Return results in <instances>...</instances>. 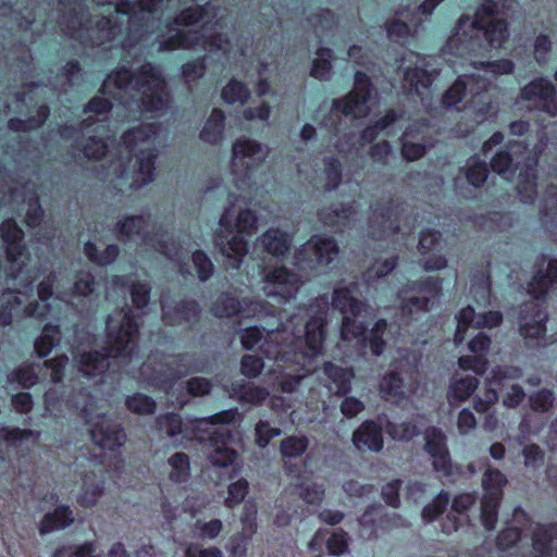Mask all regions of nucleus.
Returning <instances> with one entry per match:
<instances>
[{
  "label": "nucleus",
  "mask_w": 557,
  "mask_h": 557,
  "mask_svg": "<svg viewBox=\"0 0 557 557\" xmlns=\"http://www.w3.org/2000/svg\"><path fill=\"white\" fill-rule=\"evenodd\" d=\"M0 237L7 252L5 276L8 280H16L23 274L29 261V253L24 244V233L13 219H7L0 225Z\"/></svg>",
  "instance_id": "nucleus-20"
},
{
  "label": "nucleus",
  "mask_w": 557,
  "mask_h": 557,
  "mask_svg": "<svg viewBox=\"0 0 557 557\" xmlns=\"http://www.w3.org/2000/svg\"><path fill=\"white\" fill-rule=\"evenodd\" d=\"M507 483L506 476L497 469L487 468L482 478L485 491L481 502V522L492 531L495 529L498 517V507L503 498V486Z\"/></svg>",
  "instance_id": "nucleus-24"
},
{
  "label": "nucleus",
  "mask_w": 557,
  "mask_h": 557,
  "mask_svg": "<svg viewBox=\"0 0 557 557\" xmlns=\"http://www.w3.org/2000/svg\"><path fill=\"white\" fill-rule=\"evenodd\" d=\"M547 321L548 312L539 301L530 300L520 306L517 325L527 347L541 348L553 343L546 335Z\"/></svg>",
  "instance_id": "nucleus-16"
},
{
  "label": "nucleus",
  "mask_w": 557,
  "mask_h": 557,
  "mask_svg": "<svg viewBox=\"0 0 557 557\" xmlns=\"http://www.w3.org/2000/svg\"><path fill=\"white\" fill-rule=\"evenodd\" d=\"M262 290L268 297L286 302L296 297L301 280L284 265L264 267L261 271Z\"/></svg>",
  "instance_id": "nucleus-21"
},
{
  "label": "nucleus",
  "mask_w": 557,
  "mask_h": 557,
  "mask_svg": "<svg viewBox=\"0 0 557 557\" xmlns=\"http://www.w3.org/2000/svg\"><path fill=\"white\" fill-rule=\"evenodd\" d=\"M317 37L326 36L336 25V20L332 11L327 9H320L318 12L308 17Z\"/></svg>",
  "instance_id": "nucleus-57"
},
{
  "label": "nucleus",
  "mask_w": 557,
  "mask_h": 557,
  "mask_svg": "<svg viewBox=\"0 0 557 557\" xmlns=\"http://www.w3.org/2000/svg\"><path fill=\"white\" fill-rule=\"evenodd\" d=\"M508 37V28L502 9L495 0H485L474 17L462 15L448 38L446 48L455 54L475 53L481 48L482 38L492 47H498Z\"/></svg>",
  "instance_id": "nucleus-8"
},
{
  "label": "nucleus",
  "mask_w": 557,
  "mask_h": 557,
  "mask_svg": "<svg viewBox=\"0 0 557 557\" xmlns=\"http://www.w3.org/2000/svg\"><path fill=\"white\" fill-rule=\"evenodd\" d=\"M309 444V438L306 435H289L284 437L280 443V453L285 465H287V460L302 457Z\"/></svg>",
  "instance_id": "nucleus-49"
},
{
  "label": "nucleus",
  "mask_w": 557,
  "mask_h": 557,
  "mask_svg": "<svg viewBox=\"0 0 557 557\" xmlns=\"http://www.w3.org/2000/svg\"><path fill=\"white\" fill-rule=\"evenodd\" d=\"M555 403L556 395L548 388L539 389L529 396V405L534 412H548L553 409Z\"/></svg>",
  "instance_id": "nucleus-60"
},
{
  "label": "nucleus",
  "mask_w": 557,
  "mask_h": 557,
  "mask_svg": "<svg viewBox=\"0 0 557 557\" xmlns=\"http://www.w3.org/2000/svg\"><path fill=\"white\" fill-rule=\"evenodd\" d=\"M82 412L89 426L91 441L97 446L114 450L125 443L126 434L121 424L104 412L96 411L91 401L83 406Z\"/></svg>",
  "instance_id": "nucleus-18"
},
{
  "label": "nucleus",
  "mask_w": 557,
  "mask_h": 557,
  "mask_svg": "<svg viewBox=\"0 0 557 557\" xmlns=\"http://www.w3.org/2000/svg\"><path fill=\"white\" fill-rule=\"evenodd\" d=\"M225 9L213 1L205 5L188 7L173 22L166 25L168 37L159 40V51L176 49L196 50L201 48L210 52L227 55L231 41L224 34L208 35L209 25H220Z\"/></svg>",
  "instance_id": "nucleus-5"
},
{
  "label": "nucleus",
  "mask_w": 557,
  "mask_h": 557,
  "mask_svg": "<svg viewBox=\"0 0 557 557\" xmlns=\"http://www.w3.org/2000/svg\"><path fill=\"white\" fill-rule=\"evenodd\" d=\"M83 78L82 69L77 61H70L63 67L60 75L49 79V85L54 90L66 91L67 87L78 84Z\"/></svg>",
  "instance_id": "nucleus-50"
},
{
  "label": "nucleus",
  "mask_w": 557,
  "mask_h": 557,
  "mask_svg": "<svg viewBox=\"0 0 557 557\" xmlns=\"http://www.w3.org/2000/svg\"><path fill=\"white\" fill-rule=\"evenodd\" d=\"M106 354L99 351L82 352L78 358V370L87 377H96L109 368V358L120 359L123 366L137 357L138 326L131 309H120L107 318Z\"/></svg>",
  "instance_id": "nucleus-7"
},
{
  "label": "nucleus",
  "mask_w": 557,
  "mask_h": 557,
  "mask_svg": "<svg viewBox=\"0 0 557 557\" xmlns=\"http://www.w3.org/2000/svg\"><path fill=\"white\" fill-rule=\"evenodd\" d=\"M417 366L408 358L394 362L393 370L386 373L381 383L380 391L386 400L398 403L407 397V393L414 388Z\"/></svg>",
  "instance_id": "nucleus-22"
},
{
  "label": "nucleus",
  "mask_w": 557,
  "mask_h": 557,
  "mask_svg": "<svg viewBox=\"0 0 557 557\" xmlns=\"http://www.w3.org/2000/svg\"><path fill=\"white\" fill-rule=\"evenodd\" d=\"M338 252L334 238L314 235L295 251L294 264L300 271H314L334 261Z\"/></svg>",
  "instance_id": "nucleus-19"
},
{
  "label": "nucleus",
  "mask_w": 557,
  "mask_h": 557,
  "mask_svg": "<svg viewBox=\"0 0 557 557\" xmlns=\"http://www.w3.org/2000/svg\"><path fill=\"white\" fill-rule=\"evenodd\" d=\"M74 522L73 511L69 506H59L53 512L46 513L39 523L41 535L62 530Z\"/></svg>",
  "instance_id": "nucleus-42"
},
{
  "label": "nucleus",
  "mask_w": 557,
  "mask_h": 557,
  "mask_svg": "<svg viewBox=\"0 0 557 557\" xmlns=\"http://www.w3.org/2000/svg\"><path fill=\"white\" fill-rule=\"evenodd\" d=\"M112 107L108 99L94 97L84 108L85 113H92L94 115L86 117L78 127L73 125H62L60 127L59 134L63 139L74 140V156H76V150H79L86 159H99L106 154L108 146L102 139L88 136L86 143L81 145L79 138L94 124L107 121Z\"/></svg>",
  "instance_id": "nucleus-13"
},
{
  "label": "nucleus",
  "mask_w": 557,
  "mask_h": 557,
  "mask_svg": "<svg viewBox=\"0 0 557 557\" xmlns=\"http://www.w3.org/2000/svg\"><path fill=\"white\" fill-rule=\"evenodd\" d=\"M300 498L309 505H319L322 503L325 488L323 484L314 481H304L297 485Z\"/></svg>",
  "instance_id": "nucleus-64"
},
{
  "label": "nucleus",
  "mask_w": 557,
  "mask_h": 557,
  "mask_svg": "<svg viewBox=\"0 0 557 557\" xmlns=\"http://www.w3.org/2000/svg\"><path fill=\"white\" fill-rule=\"evenodd\" d=\"M397 215L398 205L394 201L391 200L387 205L376 203L372 207L368 235L373 239H384L395 235L400 228Z\"/></svg>",
  "instance_id": "nucleus-27"
},
{
  "label": "nucleus",
  "mask_w": 557,
  "mask_h": 557,
  "mask_svg": "<svg viewBox=\"0 0 557 557\" xmlns=\"http://www.w3.org/2000/svg\"><path fill=\"white\" fill-rule=\"evenodd\" d=\"M424 438V449L432 459L449 453L446 444V435L442 430L434 426L429 428L425 430Z\"/></svg>",
  "instance_id": "nucleus-54"
},
{
  "label": "nucleus",
  "mask_w": 557,
  "mask_h": 557,
  "mask_svg": "<svg viewBox=\"0 0 557 557\" xmlns=\"http://www.w3.org/2000/svg\"><path fill=\"white\" fill-rule=\"evenodd\" d=\"M479 380L474 375L454 376L447 392L450 406L466 401L478 388Z\"/></svg>",
  "instance_id": "nucleus-39"
},
{
  "label": "nucleus",
  "mask_w": 557,
  "mask_h": 557,
  "mask_svg": "<svg viewBox=\"0 0 557 557\" xmlns=\"http://www.w3.org/2000/svg\"><path fill=\"white\" fill-rule=\"evenodd\" d=\"M221 96L230 104H244L250 97V90L243 82L233 78L222 89Z\"/></svg>",
  "instance_id": "nucleus-58"
},
{
  "label": "nucleus",
  "mask_w": 557,
  "mask_h": 557,
  "mask_svg": "<svg viewBox=\"0 0 557 557\" xmlns=\"http://www.w3.org/2000/svg\"><path fill=\"white\" fill-rule=\"evenodd\" d=\"M537 157L529 151L523 140L509 141L491 159V168L500 175L519 170L517 194L521 202L533 203L537 197L536 185Z\"/></svg>",
  "instance_id": "nucleus-11"
},
{
  "label": "nucleus",
  "mask_w": 557,
  "mask_h": 557,
  "mask_svg": "<svg viewBox=\"0 0 557 557\" xmlns=\"http://www.w3.org/2000/svg\"><path fill=\"white\" fill-rule=\"evenodd\" d=\"M327 305V296H320L306 309L308 321L304 322V317L296 313L282 329L265 334L257 326L247 327L240 335L242 345L247 350L258 346L265 357L274 360L299 363L300 358H314L322 351Z\"/></svg>",
  "instance_id": "nucleus-2"
},
{
  "label": "nucleus",
  "mask_w": 557,
  "mask_h": 557,
  "mask_svg": "<svg viewBox=\"0 0 557 557\" xmlns=\"http://www.w3.org/2000/svg\"><path fill=\"white\" fill-rule=\"evenodd\" d=\"M170 468L168 476L173 483H185L190 478V460L185 453H175L168 459Z\"/></svg>",
  "instance_id": "nucleus-48"
},
{
  "label": "nucleus",
  "mask_w": 557,
  "mask_h": 557,
  "mask_svg": "<svg viewBox=\"0 0 557 557\" xmlns=\"http://www.w3.org/2000/svg\"><path fill=\"white\" fill-rule=\"evenodd\" d=\"M27 203L26 223L34 227L39 225L44 216V210L39 203V197L35 189L23 186L21 189L11 185L9 175L0 173V207L10 206L14 209V203Z\"/></svg>",
  "instance_id": "nucleus-23"
},
{
  "label": "nucleus",
  "mask_w": 557,
  "mask_h": 557,
  "mask_svg": "<svg viewBox=\"0 0 557 557\" xmlns=\"http://www.w3.org/2000/svg\"><path fill=\"white\" fill-rule=\"evenodd\" d=\"M40 432L20 428L0 429V447L5 449L17 448L24 443H36L39 440Z\"/></svg>",
  "instance_id": "nucleus-45"
},
{
  "label": "nucleus",
  "mask_w": 557,
  "mask_h": 557,
  "mask_svg": "<svg viewBox=\"0 0 557 557\" xmlns=\"http://www.w3.org/2000/svg\"><path fill=\"white\" fill-rule=\"evenodd\" d=\"M50 113L49 107L46 104H41L38 108L37 115L28 117L26 120L22 119H11L8 123V126L13 132H29L33 129L39 128L48 119Z\"/></svg>",
  "instance_id": "nucleus-55"
},
{
  "label": "nucleus",
  "mask_w": 557,
  "mask_h": 557,
  "mask_svg": "<svg viewBox=\"0 0 557 557\" xmlns=\"http://www.w3.org/2000/svg\"><path fill=\"white\" fill-rule=\"evenodd\" d=\"M407 21L409 22L408 18L396 13L395 17H393L389 22H386L385 28L389 40L397 44H404L409 37L414 35L418 27L413 26L412 29L408 25Z\"/></svg>",
  "instance_id": "nucleus-51"
},
{
  "label": "nucleus",
  "mask_w": 557,
  "mask_h": 557,
  "mask_svg": "<svg viewBox=\"0 0 557 557\" xmlns=\"http://www.w3.org/2000/svg\"><path fill=\"white\" fill-rule=\"evenodd\" d=\"M82 480L76 500L84 508L94 507L104 494V479L90 471Z\"/></svg>",
  "instance_id": "nucleus-33"
},
{
  "label": "nucleus",
  "mask_w": 557,
  "mask_h": 557,
  "mask_svg": "<svg viewBox=\"0 0 557 557\" xmlns=\"http://www.w3.org/2000/svg\"><path fill=\"white\" fill-rule=\"evenodd\" d=\"M84 252L86 257L99 265H108L115 261L120 253L119 246L115 244L108 245L102 251H98L97 246L88 242L85 244Z\"/></svg>",
  "instance_id": "nucleus-56"
},
{
  "label": "nucleus",
  "mask_w": 557,
  "mask_h": 557,
  "mask_svg": "<svg viewBox=\"0 0 557 557\" xmlns=\"http://www.w3.org/2000/svg\"><path fill=\"white\" fill-rule=\"evenodd\" d=\"M333 50L330 48L321 47L315 52V58L312 61L310 75L319 81H330L333 76Z\"/></svg>",
  "instance_id": "nucleus-47"
},
{
  "label": "nucleus",
  "mask_w": 557,
  "mask_h": 557,
  "mask_svg": "<svg viewBox=\"0 0 557 557\" xmlns=\"http://www.w3.org/2000/svg\"><path fill=\"white\" fill-rule=\"evenodd\" d=\"M323 164L325 176L324 189L326 191L335 190L342 183V164L335 157H325Z\"/></svg>",
  "instance_id": "nucleus-59"
},
{
  "label": "nucleus",
  "mask_w": 557,
  "mask_h": 557,
  "mask_svg": "<svg viewBox=\"0 0 557 557\" xmlns=\"http://www.w3.org/2000/svg\"><path fill=\"white\" fill-rule=\"evenodd\" d=\"M159 131L158 123H144L123 133L121 140L127 154L107 160L97 171L111 195L139 189L154 180Z\"/></svg>",
  "instance_id": "nucleus-3"
},
{
  "label": "nucleus",
  "mask_w": 557,
  "mask_h": 557,
  "mask_svg": "<svg viewBox=\"0 0 557 557\" xmlns=\"http://www.w3.org/2000/svg\"><path fill=\"white\" fill-rule=\"evenodd\" d=\"M101 90L131 112H160L170 103L161 71L150 63L144 64L136 73L125 67L117 69L108 75Z\"/></svg>",
  "instance_id": "nucleus-6"
},
{
  "label": "nucleus",
  "mask_w": 557,
  "mask_h": 557,
  "mask_svg": "<svg viewBox=\"0 0 557 557\" xmlns=\"http://www.w3.org/2000/svg\"><path fill=\"white\" fill-rule=\"evenodd\" d=\"M450 502L447 492L438 493L431 503L425 505L422 509L421 517L425 523H430L438 518L447 508Z\"/></svg>",
  "instance_id": "nucleus-62"
},
{
  "label": "nucleus",
  "mask_w": 557,
  "mask_h": 557,
  "mask_svg": "<svg viewBox=\"0 0 557 557\" xmlns=\"http://www.w3.org/2000/svg\"><path fill=\"white\" fill-rule=\"evenodd\" d=\"M220 231L215 233V246L225 258L226 269L240 268L248 252V242L244 236H251L258 230V218L248 208L236 206L230 200L219 221Z\"/></svg>",
  "instance_id": "nucleus-10"
},
{
  "label": "nucleus",
  "mask_w": 557,
  "mask_h": 557,
  "mask_svg": "<svg viewBox=\"0 0 557 557\" xmlns=\"http://www.w3.org/2000/svg\"><path fill=\"white\" fill-rule=\"evenodd\" d=\"M115 237L123 243L140 239L141 244L165 256L185 273L182 260L188 252L190 237L180 233L174 235L162 223H152L150 213L123 215L113 227Z\"/></svg>",
  "instance_id": "nucleus-9"
},
{
  "label": "nucleus",
  "mask_w": 557,
  "mask_h": 557,
  "mask_svg": "<svg viewBox=\"0 0 557 557\" xmlns=\"http://www.w3.org/2000/svg\"><path fill=\"white\" fill-rule=\"evenodd\" d=\"M442 294V280L428 276L405 284L397 294L398 308L404 318L416 319L430 311L434 300Z\"/></svg>",
  "instance_id": "nucleus-15"
},
{
  "label": "nucleus",
  "mask_w": 557,
  "mask_h": 557,
  "mask_svg": "<svg viewBox=\"0 0 557 557\" xmlns=\"http://www.w3.org/2000/svg\"><path fill=\"white\" fill-rule=\"evenodd\" d=\"M22 294L20 289L7 288L0 296V325L7 326L13 322V319H23L21 309L22 300L18 297Z\"/></svg>",
  "instance_id": "nucleus-40"
},
{
  "label": "nucleus",
  "mask_w": 557,
  "mask_h": 557,
  "mask_svg": "<svg viewBox=\"0 0 557 557\" xmlns=\"http://www.w3.org/2000/svg\"><path fill=\"white\" fill-rule=\"evenodd\" d=\"M225 115L221 109H213L202 131L200 132V138L211 145L218 144L224 132Z\"/></svg>",
  "instance_id": "nucleus-46"
},
{
  "label": "nucleus",
  "mask_w": 557,
  "mask_h": 557,
  "mask_svg": "<svg viewBox=\"0 0 557 557\" xmlns=\"http://www.w3.org/2000/svg\"><path fill=\"white\" fill-rule=\"evenodd\" d=\"M542 225L552 234H557V186L546 188L540 210Z\"/></svg>",
  "instance_id": "nucleus-44"
},
{
  "label": "nucleus",
  "mask_w": 557,
  "mask_h": 557,
  "mask_svg": "<svg viewBox=\"0 0 557 557\" xmlns=\"http://www.w3.org/2000/svg\"><path fill=\"white\" fill-rule=\"evenodd\" d=\"M61 339V332L58 325L46 324L41 335L35 342V351L39 357L50 354Z\"/></svg>",
  "instance_id": "nucleus-53"
},
{
  "label": "nucleus",
  "mask_w": 557,
  "mask_h": 557,
  "mask_svg": "<svg viewBox=\"0 0 557 557\" xmlns=\"http://www.w3.org/2000/svg\"><path fill=\"white\" fill-rule=\"evenodd\" d=\"M356 292L357 283L349 285L339 283L333 292L332 306L343 314L341 336L344 341L367 339L364 337L367 325L361 318L369 307L355 297Z\"/></svg>",
  "instance_id": "nucleus-14"
},
{
  "label": "nucleus",
  "mask_w": 557,
  "mask_h": 557,
  "mask_svg": "<svg viewBox=\"0 0 557 557\" xmlns=\"http://www.w3.org/2000/svg\"><path fill=\"white\" fill-rule=\"evenodd\" d=\"M416 57L414 66H408L404 71V88L408 92L422 95L433 83L438 71L432 65V59Z\"/></svg>",
  "instance_id": "nucleus-28"
},
{
  "label": "nucleus",
  "mask_w": 557,
  "mask_h": 557,
  "mask_svg": "<svg viewBox=\"0 0 557 557\" xmlns=\"http://www.w3.org/2000/svg\"><path fill=\"white\" fill-rule=\"evenodd\" d=\"M376 423L367 420L352 433V443L358 450L379 453L383 448V419Z\"/></svg>",
  "instance_id": "nucleus-32"
},
{
  "label": "nucleus",
  "mask_w": 557,
  "mask_h": 557,
  "mask_svg": "<svg viewBox=\"0 0 557 557\" xmlns=\"http://www.w3.org/2000/svg\"><path fill=\"white\" fill-rule=\"evenodd\" d=\"M153 357H149L148 361L141 367V374L148 380L162 384L164 389L172 387V382L176 381L190 372L201 371V367L191 361L189 355H177L170 357L166 362V371L163 368L151 369Z\"/></svg>",
  "instance_id": "nucleus-25"
},
{
  "label": "nucleus",
  "mask_w": 557,
  "mask_h": 557,
  "mask_svg": "<svg viewBox=\"0 0 557 557\" xmlns=\"http://www.w3.org/2000/svg\"><path fill=\"white\" fill-rule=\"evenodd\" d=\"M52 557H101L97 554V547L94 542H85L76 545H64L58 548Z\"/></svg>",
  "instance_id": "nucleus-61"
},
{
  "label": "nucleus",
  "mask_w": 557,
  "mask_h": 557,
  "mask_svg": "<svg viewBox=\"0 0 557 557\" xmlns=\"http://www.w3.org/2000/svg\"><path fill=\"white\" fill-rule=\"evenodd\" d=\"M443 238L441 232L426 228L421 232L418 250L421 255L426 256L440 251L443 248Z\"/></svg>",
  "instance_id": "nucleus-63"
},
{
  "label": "nucleus",
  "mask_w": 557,
  "mask_h": 557,
  "mask_svg": "<svg viewBox=\"0 0 557 557\" xmlns=\"http://www.w3.org/2000/svg\"><path fill=\"white\" fill-rule=\"evenodd\" d=\"M112 286L120 289L129 288L132 301L139 309L146 307L149 302L151 287L147 282L135 283L126 275H115L112 277Z\"/></svg>",
  "instance_id": "nucleus-37"
},
{
  "label": "nucleus",
  "mask_w": 557,
  "mask_h": 557,
  "mask_svg": "<svg viewBox=\"0 0 557 557\" xmlns=\"http://www.w3.org/2000/svg\"><path fill=\"white\" fill-rule=\"evenodd\" d=\"M357 212L354 203H333L320 209L318 218L324 226L335 232H342L355 221Z\"/></svg>",
  "instance_id": "nucleus-30"
},
{
  "label": "nucleus",
  "mask_w": 557,
  "mask_h": 557,
  "mask_svg": "<svg viewBox=\"0 0 557 557\" xmlns=\"http://www.w3.org/2000/svg\"><path fill=\"white\" fill-rule=\"evenodd\" d=\"M521 375V370L516 367L503 366L494 368L490 377L487 379L483 399L486 400L490 405L497 403V388L502 386V382L506 379H519Z\"/></svg>",
  "instance_id": "nucleus-38"
},
{
  "label": "nucleus",
  "mask_w": 557,
  "mask_h": 557,
  "mask_svg": "<svg viewBox=\"0 0 557 557\" xmlns=\"http://www.w3.org/2000/svg\"><path fill=\"white\" fill-rule=\"evenodd\" d=\"M230 412H220L209 418L184 422L176 413L161 414L156 425L161 436L168 437L176 446L185 441L196 440L208 446L207 459L214 467L225 468L234 463L237 457L230 447L233 431L230 425Z\"/></svg>",
  "instance_id": "nucleus-4"
},
{
  "label": "nucleus",
  "mask_w": 557,
  "mask_h": 557,
  "mask_svg": "<svg viewBox=\"0 0 557 557\" xmlns=\"http://www.w3.org/2000/svg\"><path fill=\"white\" fill-rule=\"evenodd\" d=\"M424 417L417 414L403 422H394L386 417L383 419L385 432L394 441H410L420 433V428L424 425Z\"/></svg>",
  "instance_id": "nucleus-34"
},
{
  "label": "nucleus",
  "mask_w": 557,
  "mask_h": 557,
  "mask_svg": "<svg viewBox=\"0 0 557 557\" xmlns=\"http://www.w3.org/2000/svg\"><path fill=\"white\" fill-rule=\"evenodd\" d=\"M488 176V168L485 161H481L478 157H471L466 165L461 169L460 175L456 177V186L462 180L467 181L473 187L482 186Z\"/></svg>",
  "instance_id": "nucleus-43"
},
{
  "label": "nucleus",
  "mask_w": 557,
  "mask_h": 557,
  "mask_svg": "<svg viewBox=\"0 0 557 557\" xmlns=\"http://www.w3.org/2000/svg\"><path fill=\"white\" fill-rule=\"evenodd\" d=\"M545 257L539 262L537 271L529 283V294L541 299L553 293L557 286V258L550 259L544 270Z\"/></svg>",
  "instance_id": "nucleus-31"
},
{
  "label": "nucleus",
  "mask_w": 557,
  "mask_h": 557,
  "mask_svg": "<svg viewBox=\"0 0 557 557\" xmlns=\"http://www.w3.org/2000/svg\"><path fill=\"white\" fill-rule=\"evenodd\" d=\"M521 98L530 102V108L557 115L556 90L550 81L535 78L521 89Z\"/></svg>",
  "instance_id": "nucleus-26"
},
{
  "label": "nucleus",
  "mask_w": 557,
  "mask_h": 557,
  "mask_svg": "<svg viewBox=\"0 0 557 557\" xmlns=\"http://www.w3.org/2000/svg\"><path fill=\"white\" fill-rule=\"evenodd\" d=\"M323 371L329 380L327 387L332 393L344 395L350 391L354 376L350 370L335 366L332 362H325Z\"/></svg>",
  "instance_id": "nucleus-41"
},
{
  "label": "nucleus",
  "mask_w": 557,
  "mask_h": 557,
  "mask_svg": "<svg viewBox=\"0 0 557 557\" xmlns=\"http://www.w3.org/2000/svg\"><path fill=\"white\" fill-rule=\"evenodd\" d=\"M162 320L168 325H182L198 320L200 308L195 300L183 299L169 301L161 296Z\"/></svg>",
  "instance_id": "nucleus-29"
},
{
  "label": "nucleus",
  "mask_w": 557,
  "mask_h": 557,
  "mask_svg": "<svg viewBox=\"0 0 557 557\" xmlns=\"http://www.w3.org/2000/svg\"><path fill=\"white\" fill-rule=\"evenodd\" d=\"M268 148L257 140L239 138L232 148V174L238 188H243L249 181L251 173L267 158Z\"/></svg>",
  "instance_id": "nucleus-17"
},
{
  "label": "nucleus",
  "mask_w": 557,
  "mask_h": 557,
  "mask_svg": "<svg viewBox=\"0 0 557 557\" xmlns=\"http://www.w3.org/2000/svg\"><path fill=\"white\" fill-rule=\"evenodd\" d=\"M104 4L109 0H95ZM57 7L55 22L60 30L84 46L111 44L127 25L126 46H133L160 27L164 11L180 0H120L114 13L92 22L83 0H50Z\"/></svg>",
  "instance_id": "nucleus-1"
},
{
  "label": "nucleus",
  "mask_w": 557,
  "mask_h": 557,
  "mask_svg": "<svg viewBox=\"0 0 557 557\" xmlns=\"http://www.w3.org/2000/svg\"><path fill=\"white\" fill-rule=\"evenodd\" d=\"M376 89L370 77L363 72H356L354 89L344 98L333 100L329 115L322 125L337 134L342 116L360 119L367 116L374 103Z\"/></svg>",
  "instance_id": "nucleus-12"
},
{
  "label": "nucleus",
  "mask_w": 557,
  "mask_h": 557,
  "mask_svg": "<svg viewBox=\"0 0 557 557\" xmlns=\"http://www.w3.org/2000/svg\"><path fill=\"white\" fill-rule=\"evenodd\" d=\"M259 242L268 253L281 257L289 250L293 237L283 230L272 227L260 236Z\"/></svg>",
  "instance_id": "nucleus-36"
},
{
  "label": "nucleus",
  "mask_w": 557,
  "mask_h": 557,
  "mask_svg": "<svg viewBox=\"0 0 557 557\" xmlns=\"http://www.w3.org/2000/svg\"><path fill=\"white\" fill-rule=\"evenodd\" d=\"M475 495L471 493L457 495L451 502V511L447 513L442 522V531L446 534L457 531L461 524V520L457 515H465L475 504Z\"/></svg>",
  "instance_id": "nucleus-35"
},
{
  "label": "nucleus",
  "mask_w": 557,
  "mask_h": 557,
  "mask_svg": "<svg viewBox=\"0 0 557 557\" xmlns=\"http://www.w3.org/2000/svg\"><path fill=\"white\" fill-rule=\"evenodd\" d=\"M443 1L444 0H424L412 10L409 7L398 10L397 14L408 18L412 26L419 27Z\"/></svg>",
  "instance_id": "nucleus-52"
}]
</instances>
